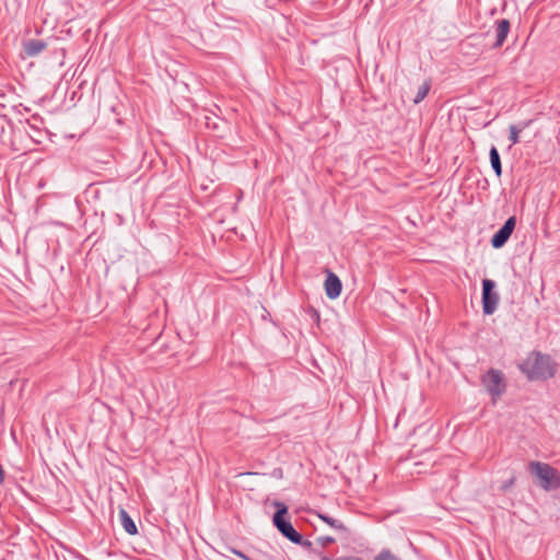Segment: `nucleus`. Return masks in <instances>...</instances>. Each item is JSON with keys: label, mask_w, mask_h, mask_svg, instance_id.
I'll list each match as a JSON object with an SVG mask.
<instances>
[{"label": "nucleus", "mask_w": 560, "mask_h": 560, "mask_svg": "<svg viewBox=\"0 0 560 560\" xmlns=\"http://www.w3.org/2000/svg\"><path fill=\"white\" fill-rule=\"evenodd\" d=\"M529 380H546L555 374V365L550 357L532 353L521 365Z\"/></svg>", "instance_id": "1"}, {"label": "nucleus", "mask_w": 560, "mask_h": 560, "mask_svg": "<svg viewBox=\"0 0 560 560\" xmlns=\"http://www.w3.org/2000/svg\"><path fill=\"white\" fill-rule=\"evenodd\" d=\"M528 470L544 490L549 491L560 487V475L549 464L530 462L528 464Z\"/></svg>", "instance_id": "2"}, {"label": "nucleus", "mask_w": 560, "mask_h": 560, "mask_svg": "<svg viewBox=\"0 0 560 560\" xmlns=\"http://www.w3.org/2000/svg\"><path fill=\"white\" fill-rule=\"evenodd\" d=\"M273 506L277 509V512L273 515V525L277 527V529L290 541L298 544V545H307L310 546V541H303V538L301 534H299L292 524L284 518V516L288 514V506L280 502L275 501Z\"/></svg>", "instance_id": "3"}, {"label": "nucleus", "mask_w": 560, "mask_h": 560, "mask_svg": "<svg viewBox=\"0 0 560 560\" xmlns=\"http://www.w3.org/2000/svg\"><path fill=\"white\" fill-rule=\"evenodd\" d=\"M486 390L491 395L492 402L494 404L497 399L505 392V382L503 374L498 370L488 371L481 380Z\"/></svg>", "instance_id": "4"}, {"label": "nucleus", "mask_w": 560, "mask_h": 560, "mask_svg": "<svg viewBox=\"0 0 560 560\" xmlns=\"http://www.w3.org/2000/svg\"><path fill=\"white\" fill-rule=\"evenodd\" d=\"M495 287L494 281L490 279H485L482 281V307L483 313L487 315H491L498 307L499 303V294L493 291Z\"/></svg>", "instance_id": "5"}, {"label": "nucleus", "mask_w": 560, "mask_h": 560, "mask_svg": "<svg viewBox=\"0 0 560 560\" xmlns=\"http://www.w3.org/2000/svg\"><path fill=\"white\" fill-rule=\"evenodd\" d=\"M516 224V218L511 217L509 218L503 226L492 236L491 238V245L494 248L502 247L508 240L510 238L511 234L513 233Z\"/></svg>", "instance_id": "6"}, {"label": "nucleus", "mask_w": 560, "mask_h": 560, "mask_svg": "<svg viewBox=\"0 0 560 560\" xmlns=\"http://www.w3.org/2000/svg\"><path fill=\"white\" fill-rule=\"evenodd\" d=\"M324 285H325L326 295L329 299L335 300L340 295L342 284H341L340 279L335 273L328 272V276L325 280Z\"/></svg>", "instance_id": "7"}, {"label": "nucleus", "mask_w": 560, "mask_h": 560, "mask_svg": "<svg viewBox=\"0 0 560 560\" xmlns=\"http://www.w3.org/2000/svg\"><path fill=\"white\" fill-rule=\"evenodd\" d=\"M497 27H495V43H494V47H501L503 45V43L505 42L508 35H509V32H510V27H511V24H510V21L509 20H499L497 23Z\"/></svg>", "instance_id": "8"}, {"label": "nucleus", "mask_w": 560, "mask_h": 560, "mask_svg": "<svg viewBox=\"0 0 560 560\" xmlns=\"http://www.w3.org/2000/svg\"><path fill=\"white\" fill-rule=\"evenodd\" d=\"M119 518H120L121 526L124 527L126 533H128L129 535H136L138 533L135 522L129 516L127 511L122 508L119 510Z\"/></svg>", "instance_id": "9"}, {"label": "nucleus", "mask_w": 560, "mask_h": 560, "mask_svg": "<svg viewBox=\"0 0 560 560\" xmlns=\"http://www.w3.org/2000/svg\"><path fill=\"white\" fill-rule=\"evenodd\" d=\"M529 125V121H524L518 125H511L510 126V136L509 140L511 142V145H514L520 142V133Z\"/></svg>", "instance_id": "10"}, {"label": "nucleus", "mask_w": 560, "mask_h": 560, "mask_svg": "<svg viewBox=\"0 0 560 560\" xmlns=\"http://www.w3.org/2000/svg\"><path fill=\"white\" fill-rule=\"evenodd\" d=\"M491 166L498 177L502 174V165L499 152L495 147H492L489 152Z\"/></svg>", "instance_id": "11"}, {"label": "nucleus", "mask_w": 560, "mask_h": 560, "mask_svg": "<svg viewBox=\"0 0 560 560\" xmlns=\"http://www.w3.org/2000/svg\"><path fill=\"white\" fill-rule=\"evenodd\" d=\"M317 515L322 521H324L326 524H328L334 529L339 530V532H347V527L343 525L342 522L335 520L330 516L320 514V513H318Z\"/></svg>", "instance_id": "12"}, {"label": "nucleus", "mask_w": 560, "mask_h": 560, "mask_svg": "<svg viewBox=\"0 0 560 560\" xmlns=\"http://www.w3.org/2000/svg\"><path fill=\"white\" fill-rule=\"evenodd\" d=\"M430 91V83L428 82H424L419 89H418V92H417V95L413 100V102L416 104L420 103L429 93Z\"/></svg>", "instance_id": "13"}, {"label": "nucleus", "mask_w": 560, "mask_h": 560, "mask_svg": "<svg viewBox=\"0 0 560 560\" xmlns=\"http://www.w3.org/2000/svg\"><path fill=\"white\" fill-rule=\"evenodd\" d=\"M23 54L26 57H32L35 55V39H27L24 42Z\"/></svg>", "instance_id": "14"}, {"label": "nucleus", "mask_w": 560, "mask_h": 560, "mask_svg": "<svg viewBox=\"0 0 560 560\" xmlns=\"http://www.w3.org/2000/svg\"><path fill=\"white\" fill-rule=\"evenodd\" d=\"M376 560H398L396 557H394L393 555H390L389 552H383L381 553Z\"/></svg>", "instance_id": "15"}, {"label": "nucleus", "mask_w": 560, "mask_h": 560, "mask_svg": "<svg viewBox=\"0 0 560 560\" xmlns=\"http://www.w3.org/2000/svg\"><path fill=\"white\" fill-rule=\"evenodd\" d=\"M230 551L233 552L234 555H236L237 557L242 558L243 560H252L250 558H248L246 555H244L240 550H236L234 548H230Z\"/></svg>", "instance_id": "16"}, {"label": "nucleus", "mask_w": 560, "mask_h": 560, "mask_svg": "<svg viewBox=\"0 0 560 560\" xmlns=\"http://www.w3.org/2000/svg\"><path fill=\"white\" fill-rule=\"evenodd\" d=\"M319 541L323 546H326L328 544H331L335 541V539L332 537H329V536H325V537H320L319 538Z\"/></svg>", "instance_id": "17"}, {"label": "nucleus", "mask_w": 560, "mask_h": 560, "mask_svg": "<svg viewBox=\"0 0 560 560\" xmlns=\"http://www.w3.org/2000/svg\"><path fill=\"white\" fill-rule=\"evenodd\" d=\"M4 478H5V471L2 468V466L0 465V482H3Z\"/></svg>", "instance_id": "18"}, {"label": "nucleus", "mask_w": 560, "mask_h": 560, "mask_svg": "<svg viewBox=\"0 0 560 560\" xmlns=\"http://www.w3.org/2000/svg\"><path fill=\"white\" fill-rule=\"evenodd\" d=\"M45 45L37 42V52H39L42 49H44Z\"/></svg>", "instance_id": "19"}, {"label": "nucleus", "mask_w": 560, "mask_h": 560, "mask_svg": "<svg viewBox=\"0 0 560 560\" xmlns=\"http://www.w3.org/2000/svg\"><path fill=\"white\" fill-rule=\"evenodd\" d=\"M322 560H343V559H329L327 557H324Z\"/></svg>", "instance_id": "20"}]
</instances>
